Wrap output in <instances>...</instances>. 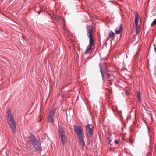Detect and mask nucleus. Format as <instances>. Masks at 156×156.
Masks as SVG:
<instances>
[{
	"label": "nucleus",
	"instance_id": "nucleus-1",
	"mask_svg": "<svg viewBox=\"0 0 156 156\" xmlns=\"http://www.w3.org/2000/svg\"><path fill=\"white\" fill-rule=\"evenodd\" d=\"M74 131L76 133L77 138L79 140V145L80 147L83 148L85 145L84 140V136L83 133V129L80 126L78 125H74Z\"/></svg>",
	"mask_w": 156,
	"mask_h": 156
},
{
	"label": "nucleus",
	"instance_id": "nucleus-2",
	"mask_svg": "<svg viewBox=\"0 0 156 156\" xmlns=\"http://www.w3.org/2000/svg\"><path fill=\"white\" fill-rule=\"evenodd\" d=\"M87 34L88 37L90 38L89 45L87 46V49L86 50L85 54L88 53L92 49V47L94 46V43L93 39L92 37V35L93 31L92 26L88 25L87 28Z\"/></svg>",
	"mask_w": 156,
	"mask_h": 156
},
{
	"label": "nucleus",
	"instance_id": "nucleus-3",
	"mask_svg": "<svg viewBox=\"0 0 156 156\" xmlns=\"http://www.w3.org/2000/svg\"><path fill=\"white\" fill-rule=\"evenodd\" d=\"M99 66L100 69V72L101 74V76L103 80H104V75H106L109 81H112L113 80L114 77L112 75H111L110 74L108 73L107 72L105 71H103V67L102 66V64L101 63L99 64Z\"/></svg>",
	"mask_w": 156,
	"mask_h": 156
},
{
	"label": "nucleus",
	"instance_id": "nucleus-4",
	"mask_svg": "<svg viewBox=\"0 0 156 156\" xmlns=\"http://www.w3.org/2000/svg\"><path fill=\"white\" fill-rule=\"evenodd\" d=\"M61 142L62 145H65L66 141V138L65 136L64 131L62 129H59L58 130Z\"/></svg>",
	"mask_w": 156,
	"mask_h": 156
},
{
	"label": "nucleus",
	"instance_id": "nucleus-5",
	"mask_svg": "<svg viewBox=\"0 0 156 156\" xmlns=\"http://www.w3.org/2000/svg\"><path fill=\"white\" fill-rule=\"evenodd\" d=\"M8 123L12 131L14 133L16 131V125L14 118H11L8 120Z\"/></svg>",
	"mask_w": 156,
	"mask_h": 156
},
{
	"label": "nucleus",
	"instance_id": "nucleus-6",
	"mask_svg": "<svg viewBox=\"0 0 156 156\" xmlns=\"http://www.w3.org/2000/svg\"><path fill=\"white\" fill-rule=\"evenodd\" d=\"M86 133L87 136L90 137L94 131V127L91 124H87L86 126Z\"/></svg>",
	"mask_w": 156,
	"mask_h": 156
},
{
	"label": "nucleus",
	"instance_id": "nucleus-7",
	"mask_svg": "<svg viewBox=\"0 0 156 156\" xmlns=\"http://www.w3.org/2000/svg\"><path fill=\"white\" fill-rule=\"evenodd\" d=\"M55 115L54 110H51L49 112L48 116V121L52 123L53 122V117Z\"/></svg>",
	"mask_w": 156,
	"mask_h": 156
},
{
	"label": "nucleus",
	"instance_id": "nucleus-8",
	"mask_svg": "<svg viewBox=\"0 0 156 156\" xmlns=\"http://www.w3.org/2000/svg\"><path fill=\"white\" fill-rule=\"evenodd\" d=\"M123 30L122 26L119 24L115 29V32L116 34H119Z\"/></svg>",
	"mask_w": 156,
	"mask_h": 156
},
{
	"label": "nucleus",
	"instance_id": "nucleus-9",
	"mask_svg": "<svg viewBox=\"0 0 156 156\" xmlns=\"http://www.w3.org/2000/svg\"><path fill=\"white\" fill-rule=\"evenodd\" d=\"M33 146L34 147H35V151L37 152H39L41 151V147L40 144L39 142L34 144L33 145Z\"/></svg>",
	"mask_w": 156,
	"mask_h": 156
},
{
	"label": "nucleus",
	"instance_id": "nucleus-10",
	"mask_svg": "<svg viewBox=\"0 0 156 156\" xmlns=\"http://www.w3.org/2000/svg\"><path fill=\"white\" fill-rule=\"evenodd\" d=\"M30 140L32 145L39 142V140L37 139L33 134H31L30 136Z\"/></svg>",
	"mask_w": 156,
	"mask_h": 156
},
{
	"label": "nucleus",
	"instance_id": "nucleus-11",
	"mask_svg": "<svg viewBox=\"0 0 156 156\" xmlns=\"http://www.w3.org/2000/svg\"><path fill=\"white\" fill-rule=\"evenodd\" d=\"M135 14V30L136 31V32H137V27H138V15L137 12H134Z\"/></svg>",
	"mask_w": 156,
	"mask_h": 156
},
{
	"label": "nucleus",
	"instance_id": "nucleus-12",
	"mask_svg": "<svg viewBox=\"0 0 156 156\" xmlns=\"http://www.w3.org/2000/svg\"><path fill=\"white\" fill-rule=\"evenodd\" d=\"M7 114L8 120L9 119H11V118H13L11 112L9 110H7Z\"/></svg>",
	"mask_w": 156,
	"mask_h": 156
},
{
	"label": "nucleus",
	"instance_id": "nucleus-13",
	"mask_svg": "<svg viewBox=\"0 0 156 156\" xmlns=\"http://www.w3.org/2000/svg\"><path fill=\"white\" fill-rule=\"evenodd\" d=\"M54 18L57 22H58L60 20H63V18L59 16H54Z\"/></svg>",
	"mask_w": 156,
	"mask_h": 156
},
{
	"label": "nucleus",
	"instance_id": "nucleus-14",
	"mask_svg": "<svg viewBox=\"0 0 156 156\" xmlns=\"http://www.w3.org/2000/svg\"><path fill=\"white\" fill-rule=\"evenodd\" d=\"M141 93L140 91H138L137 93V96L138 101L139 102L141 101V97H140Z\"/></svg>",
	"mask_w": 156,
	"mask_h": 156
},
{
	"label": "nucleus",
	"instance_id": "nucleus-15",
	"mask_svg": "<svg viewBox=\"0 0 156 156\" xmlns=\"http://www.w3.org/2000/svg\"><path fill=\"white\" fill-rule=\"evenodd\" d=\"M114 34L113 32L112 31H110L109 34V37H108V38L113 37L114 36Z\"/></svg>",
	"mask_w": 156,
	"mask_h": 156
},
{
	"label": "nucleus",
	"instance_id": "nucleus-16",
	"mask_svg": "<svg viewBox=\"0 0 156 156\" xmlns=\"http://www.w3.org/2000/svg\"><path fill=\"white\" fill-rule=\"evenodd\" d=\"M156 24V19H155L151 24V26H153Z\"/></svg>",
	"mask_w": 156,
	"mask_h": 156
},
{
	"label": "nucleus",
	"instance_id": "nucleus-17",
	"mask_svg": "<svg viewBox=\"0 0 156 156\" xmlns=\"http://www.w3.org/2000/svg\"><path fill=\"white\" fill-rule=\"evenodd\" d=\"M119 143V141L118 140H115V144H118Z\"/></svg>",
	"mask_w": 156,
	"mask_h": 156
},
{
	"label": "nucleus",
	"instance_id": "nucleus-18",
	"mask_svg": "<svg viewBox=\"0 0 156 156\" xmlns=\"http://www.w3.org/2000/svg\"><path fill=\"white\" fill-rule=\"evenodd\" d=\"M108 144H111L110 142H111L112 140H110L109 138H108Z\"/></svg>",
	"mask_w": 156,
	"mask_h": 156
},
{
	"label": "nucleus",
	"instance_id": "nucleus-19",
	"mask_svg": "<svg viewBox=\"0 0 156 156\" xmlns=\"http://www.w3.org/2000/svg\"><path fill=\"white\" fill-rule=\"evenodd\" d=\"M147 130L148 131V132H149V131H150V129L148 127L147 125Z\"/></svg>",
	"mask_w": 156,
	"mask_h": 156
},
{
	"label": "nucleus",
	"instance_id": "nucleus-20",
	"mask_svg": "<svg viewBox=\"0 0 156 156\" xmlns=\"http://www.w3.org/2000/svg\"><path fill=\"white\" fill-rule=\"evenodd\" d=\"M154 51H155V52H156V45H154Z\"/></svg>",
	"mask_w": 156,
	"mask_h": 156
},
{
	"label": "nucleus",
	"instance_id": "nucleus-21",
	"mask_svg": "<svg viewBox=\"0 0 156 156\" xmlns=\"http://www.w3.org/2000/svg\"><path fill=\"white\" fill-rule=\"evenodd\" d=\"M143 120H144V122L145 123V124L146 123V121H145V119H144V118L143 119Z\"/></svg>",
	"mask_w": 156,
	"mask_h": 156
},
{
	"label": "nucleus",
	"instance_id": "nucleus-22",
	"mask_svg": "<svg viewBox=\"0 0 156 156\" xmlns=\"http://www.w3.org/2000/svg\"><path fill=\"white\" fill-rule=\"evenodd\" d=\"M148 108H149V107L147 108V110L149 111V110H148Z\"/></svg>",
	"mask_w": 156,
	"mask_h": 156
},
{
	"label": "nucleus",
	"instance_id": "nucleus-23",
	"mask_svg": "<svg viewBox=\"0 0 156 156\" xmlns=\"http://www.w3.org/2000/svg\"><path fill=\"white\" fill-rule=\"evenodd\" d=\"M136 34H136L134 36V37H136Z\"/></svg>",
	"mask_w": 156,
	"mask_h": 156
},
{
	"label": "nucleus",
	"instance_id": "nucleus-24",
	"mask_svg": "<svg viewBox=\"0 0 156 156\" xmlns=\"http://www.w3.org/2000/svg\"><path fill=\"white\" fill-rule=\"evenodd\" d=\"M126 94H127V91H126Z\"/></svg>",
	"mask_w": 156,
	"mask_h": 156
},
{
	"label": "nucleus",
	"instance_id": "nucleus-25",
	"mask_svg": "<svg viewBox=\"0 0 156 156\" xmlns=\"http://www.w3.org/2000/svg\"><path fill=\"white\" fill-rule=\"evenodd\" d=\"M40 121H41V120H40L39 122H40Z\"/></svg>",
	"mask_w": 156,
	"mask_h": 156
},
{
	"label": "nucleus",
	"instance_id": "nucleus-26",
	"mask_svg": "<svg viewBox=\"0 0 156 156\" xmlns=\"http://www.w3.org/2000/svg\"><path fill=\"white\" fill-rule=\"evenodd\" d=\"M155 148H156V147H155Z\"/></svg>",
	"mask_w": 156,
	"mask_h": 156
}]
</instances>
